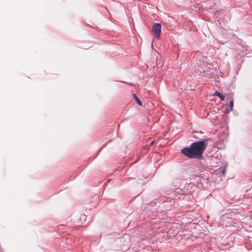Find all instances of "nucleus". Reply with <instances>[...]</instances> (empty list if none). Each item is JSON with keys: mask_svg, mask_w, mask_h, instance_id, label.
<instances>
[{"mask_svg": "<svg viewBox=\"0 0 252 252\" xmlns=\"http://www.w3.org/2000/svg\"><path fill=\"white\" fill-rule=\"evenodd\" d=\"M211 139L207 138L203 140L192 143L189 147H186L181 150V153L190 158L202 159L203 153L206 149L208 141Z\"/></svg>", "mask_w": 252, "mask_h": 252, "instance_id": "1", "label": "nucleus"}, {"mask_svg": "<svg viewBox=\"0 0 252 252\" xmlns=\"http://www.w3.org/2000/svg\"><path fill=\"white\" fill-rule=\"evenodd\" d=\"M214 95L219 97L222 100H223L225 98V96L222 93L217 91L215 93Z\"/></svg>", "mask_w": 252, "mask_h": 252, "instance_id": "3", "label": "nucleus"}, {"mask_svg": "<svg viewBox=\"0 0 252 252\" xmlns=\"http://www.w3.org/2000/svg\"><path fill=\"white\" fill-rule=\"evenodd\" d=\"M105 145H103V146H102L101 147V148L99 149V150L97 152V154H98V153L102 150V148H103V147L105 146Z\"/></svg>", "mask_w": 252, "mask_h": 252, "instance_id": "9", "label": "nucleus"}, {"mask_svg": "<svg viewBox=\"0 0 252 252\" xmlns=\"http://www.w3.org/2000/svg\"><path fill=\"white\" fill-rule=\"evenodd\" d=\"M161 25L159 23H155L152 27V32L154 36L158 38L160 36Z\"/></svg>", "mask_w": 252, "mask_h": 252, "instance_id": "2", "label": "nucleus"}, {"mask_svg": "<svg viewBox=\"0 0 252 252\" xmlns=\"http://www.w3.org/2000/svg\"><path fill=\"white\" fill-rule=\"evenodd\" d=\"M154 141H152V142H151V144H151V145H153L154 144Z\"/></svg>", "mask_w": 252, "mask_h": 252, "instance_id": "11", "label": "nucleus"}, {"mask_svg": "<svg viewBox=\"0 0 252 252\" xmlns=\"http://www.w3.org/2000/svg\"><path fill=\"white\" fill-rule=\"evenodd\" d=\"M81 219L83 220H86V216L85 215H82L80 218Z\"/></svg>", "mask_w": 252, "mask_h": 252, "instance_id": "7", "label": "nucleus"}, {"mask_svg": "<svg viewBox=\"0 0 252 252\" xmlns=\"http://www.w3.org/2000/svg\"><path fill=\"white\" fill-rule=\"evenodd\" d=\"M233 104H234L233 101L232 100H231L229 102V105L228 106H230L231 107H233Z\"/></svg>", "mask_w": 252, "mask_h": 252, "instance_id": "5", "label": "nucleus"}, {"mask_svg": "<svg viewBox=\"0 0 252 252\" xmlns=\"http://www.w3.org/2000/svg\"><path fill=\"white\" fill-rule=\"evenodd\" d=\"M134 98H135L136 103L137 104H138L139 105H142V102H141V100H140V99L137 96H136L135 94L134 95Z\"/></svg>", "mask_w": 252, "mask_h": 252, "instance_id": "4", "label": "nucleus"}, {"mask_svg": "<svg viewBox=\"0 0 252 252\" xmlns=\"http://www.w3.org/2000/svg\"><path fill=\"white\" fill-rule=\"evenodd\" d=\"M227 107H228L231 111L232 110L233 107H230L229 106H227Z\"/></svg>", "mask_w": 252, "mask_h": 252, "instance_id": "10", "label": "nucleus"}, {"mask_svg": "<svg viewBox=\"0 0 252 252\" xmlns=\"http://www.w3.org/2000/svg\"><path fill=\"white\" fill-rule=\"evenodd\" d=\"M230 111H231V110H230L228 107H226L225 108L224 112L225 113H229Z\"/></svg>", "mask_w": 252, "mask_h": 252, "instance_id": "6", "label": "nucleus"}, {"mask_svg": "<svg viewBox=\"0 0 252 252\" xmlns=\"http://www.w3.org/2000/svg\"><path fill=\"white\" fill-rule=\"evenodd\" d=\"M225 169L224 168V169H223L222 170V171H221V173H222V174H224L225 173Z\"/></svg>", "mask_w": 252, "mask_h": 252, "instance_id": "8", "label": "nucleus"}]
</instances>
